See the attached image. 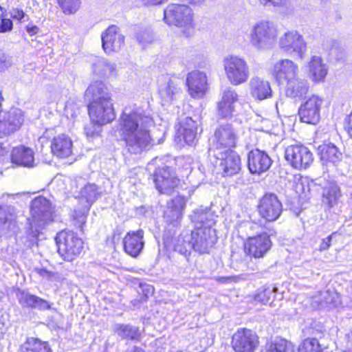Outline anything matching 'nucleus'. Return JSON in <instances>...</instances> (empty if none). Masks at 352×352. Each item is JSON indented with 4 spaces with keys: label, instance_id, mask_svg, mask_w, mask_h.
<instances>
[{
    "label": "nucleus",
    "instance_id": "f257e3e1",
    "mask_svg": "<svg viewBox=\"0 0 352 352\" xmlns=\"http://www.w3.org/2000/svg\"><path fill=\"white\" fill-rule=\"evenodd\" d=\"M154 121L150 113L135 105L125 107L119 120V131L126 148L131 154H140L153 144L150 128Z\"/></svg>",
    "mask_w": 352,
    "mask_h": 352
},
{
    "label": "nucleus",
    "instance_id": "f03ea898",
    "mask_svg": "<svg viewBox=\"0 0 352 352\" xmlns=\"http://www.w3.org/2000/svg\"><path fill=\"white\" fill-rule=\"evenodd\" d=\"M85 96L89 102L88 113L91 121L106 124L115 119L111 95L102 81L91 83L85 91Z\"/></svg>",
    "mask_w": 352,
    "mask_h": 352
},
{
    "label": "nucleus",
    "instance_id": "7ed1b4c3",
    "mask_svg": "<svg viewBox=\"0 0 352 352\" xmlns=\"http://www.w3.org/2000/svg\"><path fill=\"white\" fill-rule=\"evenodd\" d=\"M208 213L201 210L195 212L192 219L200 223V226L190 232L192 250L199 254H208L217 241L215 230L207 221Z\"/></svg>",
    "mask_w": 352,
    "mask_h": 352
},
{
    "label": "nucleus",
    "instance_id": "20e7f679",
    "mask_svg": "<svg viewBox=\"0 0 352 352\" xmlns=\"http://www.w3.org/2000/svg\"><path fill=\"white\" fill-rule=\"evenodd\" d=\"M164 19L169 25L183 28L186 37L194 32L193 13L190 7L184 4L173 3L168 5L164 10Z\"/></svg>",
    "mask_w": 352,
    "mask_h": 352
},
{
    "label": "nucleus",
    "instance_id": "39448f33",
    "mask_svg": "<svg viewBox=\"0 0 352 352\" xmlns=\"http://www.w3.org/2000/svg\"><path fill=\"white\" fill-rule=\"evenodd\" d=\"M31 219H29L30 228L28 236L34 240L37 239L39 234V230L51 220L52 204L50 201L43 196L34 198L30 206Z\"/></svg>",
    "mask_w": 352,
    "mask_h": 352
},
{
    "label": "nucleus",
    "instance_id": "423d86ee",
    "mask_svg": "<svg viewBox=\"0 0 352 352\" xmlns=\"http://www.w3.org/2000/svg\"><path fill=\"white\" fill-rule=\"evenodd\" d=\"M278 36L276 25L270 21L261 20L251 28L249 38L251 45L258 50L270 48Z\"/></svg>",
    "mask_w": 352,
    "mask_h": 352
},
{
    "label": "nucleus",
    "instance_id": "0eeeda50",
    "mask_svg": "<svg viewBox=\"0 0 352 352\" xmlns=\"http://www.w3.org/2000/svg\"><path fill=\"white\" fill-rule=\"evenodd\" d=\"M55 240L58 254L66 261H74L83 250V241L73 231H61L56 234Z\"/></svg>",
    "mask_w": 352,
    "mask_h": 352
},
{
    "label": "nucleus",
    "instance_id": "6e6552de",
    "mask_svg": "<svg viewBox=\"0 0 352 352\" xmlns=\"http://www.w3.org/2000/svg\"><path fill=\"white\" fill-rule=\"evenodd\" d=\"M214 160L213 164L217 173L223 176H232L237 174L241 167V158L239 154L232 149L213 150Z\"/></svg>",
    "mask_w": 352,
    "mask_h": 352
},
{
    "label": "nucleus",
    "instance_id": "1a4fd4ad",
    "mask_svg": "<svg viewBox=\"0 0 352 352\" xmlns=\"http://www.w3.org/2000/svg\"><path fill=\"white\" fill-rule=\"evenodd\" d=\"M280 50L292 57L302 60L307 52V43L302 34L292 30L285 32L278 39Z\"/></svg>",
    "mask_w": 352,
    "mask_h": 352
},
{
    "label": "nucleus",
    "instance_id": "9d476101",
    "mask_svg": "<svg viewBox=\"0 0 352 352\" xmlns=\"http://www.w3.org/2000/svg\"><path fill=\"white\" fill-rule=\"evenodd\" d=\"M226 75L234 85H241L250 77V69L246 60L239 56H228L223 60Z\"/></svg>",
    "mask_w": 352,
    "mask_h": 352
},
{
    "label": "nucleus",
    "instance_id": "9b49d317",
    "mask_svg": "<svg viewBox=\"0 0 352 352\" xmlns=\"http://www.w3.org/2000/svg\"><path fill=\"white\" fill-rule=\"evenodd\" d=\"M285 160L294 168L307 169L314 161L311 151L302 144L288 146L285 151Z\"/></svg>",
    "mask_w": 352,
    "mask_h": 352
},
{
    "label": "nucleus",
    "instance_id": "f8f14e48",
    "mask_svg": "<svg viewBox=\"0 0 352 352\" xmlns=\"http://www.w3.org/2000/svg\"><path fill=\"white\" fill-rule=\"evenodd\" d=\"M322 103V98L317 95H312L308 98L298 109L300 120L309 124H317L320 120V109Z\"/></svg>",
    "mask_w": 352,
    "mask_h": 352
},
{
    "label": "nucleus",
    "instance_id": "ddd939ff",
    "mask_svg": "<svg viewBox=\"0 0 352 352\" xmlns=\"http://www.w3.org/2000/svg\"><path fill=\"white\" fill-rule=\"evenodd\" d=\"M24 121L23 111L11 108L0 113V138L7 137L20 129Z\"/></svg>",
    "mask_w": 352,
    "mask_h": 352
},
{
    "label": "nucleus",
    "instance_id": "4468645a",
    "mask_svg": "<svg viewBox=\"0 0 352 352\" xmlns=\"http://www.w3.org/2000/svg\"><path fill=\"white\" fill-rule=\"evenodd\" d=\"M272 243L266 232L248 237L244 243L245 252L255 258H261L269 252Z\"/></svg>",
    "mask_w": 352,
    "mask_h": 352
},
{
    "label": "nucleus",
    "instance_id": "2eb2a0df",
    "mask_svg": "<svg viewBox=\"0 0 352 352\" xmlns=\"http://www.w3.org/2000/svg\"><path fill=\"white\" fill-rule=\"evenodd\" d=\"M260 216L267 221H274L283 212V206L274 193H266L260 199L258 205Z\"/></svg>",
    "mask_w": 352,
    "mask_h": 352
},
{
    "label": "nucleus",
    "instance_id": "dca6fc26",
    "mask_svg": "<svg viewBox=\"0 0 352 352\" xmlns=\"http://www.w3.org/2000/svg\"><path fill=\"white\" fill-rule=\"evenodd\" d=\"M157 190L161 194L170 195L178 188L180 180L169 167L159 168L154 175Z\"/></svg>",
    "mask_w": 352,
    "mask_h": 352
},
{
    "label": "nucleus",
    "instance_id": "f3484780",
    "mask_svg": "<svg viewBox=\"0 0 352 352\" xmlns=\"http://www.w3.org/2000/svg\"><path fill=\"white\" fill-rule=\"evenodd\" d=\"M238 135L232 124H221L214 131L213 150L232 149L235 147Z\"/></svg>",
    "mask_w": 352,
    "mask_h": 352
},
{
    "label": "nucleus",
    "instance_id": "a211bd4d",
    "mask_svg": "<svg viewBox=\"0 0 352 352\" xmlns=\"http://www.w3.org/2000/svg\"><path fill=\"white\" fill-rule=\"evenodd\" d=\"M270 72L279 84H283L289 80L296 79V76L299 74V67L292 60L283 58L273 64Z\"/></svg>",
    "mask_w": 352,
    "mask_h": 352
},
{
    "label": "nucleus",
    "instance_id": "6ab92c4d",
    "mask_svg": "<svg viewBox=\"0 0 352 352\" xmlns=\"http://www.w3.org/2000/svg\"><path fill=\"white\" fill-rule=\"evenodd\" d=\"M99 192L95 184L88 183L84 186L80 192V199L83 204L81 210L74 211V218L80 223L79 227L82 230V226L85 223L91 206L97 199Z\"/></svg>",
    "mask_w": 352,
    "mask_h": 352
},
{
    "label": "nucleus",
    "instance_id": "aec40b11",
    "mask_svg": "<svg viewBox=\"0 0 352 352\" xmlns=\"http://www.w3.org/2000/svg\"><path fill=\"white\" fill-rule=\"evenodd\" d=\"M258 344L257 336L250 329H239L232 336L234 352H254Z\"/></svg>",
    "mask_w": 352,
    "mask_h": 352
},
{
    "label": "nucleus",
    "instance_id": "412c9836",
    "mask_svg": "<svg viewBox=\"0 0 352 352\" xmlns=\"http://www.w3.org/2000/svg\"><path fill=\"white\" fill-rule=\"evenodd\" d=\"M186 85L189 95L195 98H203L208 90V77L205 72L193 70L186 77Z\"/></svg>",
    "mask_w": 352,
    "mask_h": 352
},
{
    "label": "nucleus",
    "instance_id": "4be33fe9",
    "mask_svg": "<svg viewBox=\"0 0 352 352\" xmlns=\"http://www.w3.org/2000/svg\"><path fill=\"white\" fill-rule=\"evenodd\" d=\"M102 46L105 53L118 52L124 44V36L116 25L109 26L101 35Z\"/></svg>",
    "mask_w": 352,
    "mask_h": 352
},
{
    "label": "nucleus",
    "instance_id": "5701e85b",
    "mask_svg": "<svg viewBox=\"0 0 352 352\" xmlns=\"http://www.w3.org/2000/svg\"><path fill=\"white\" fill-rule=\"evenodd\" d=\"M272 160L265 152L259 149L251 151L248 156V166L251 173L260 175L272 165Z\"/></svg>",
    "mask_w": 352,
    "mask_h": 352
},
{
    "label": "nucleus",
    "instance_id": "b1692460",
    "mask_svg": "<svg viewBox=\"0 0 352 352\" xmlns=\"http://www.w3.org/2000/svg\"><path fill=\"white\" fill-rule=\"evenodd\" d=\"M158 91L164 103L171 102L180 94L177 82L168 75H162L158 78Z\"/></svg>",
    "mask_w": 352,
    "mask_h": 352
},
{
    "label": "nucleus",
    "instance_id": "393cba45",
    "mask_svg": "<svg viewBox=\"0 0 352 352\" xmlns=\"http://www.w3.org/2000/svg\"><path fill=\"white\" fill-rule=\"evenodd\" d=\"M239 96L236 92L231 89H226L223 93L221 100L218 102V113L224 118H229L236 112L239 102Z\"/></svg>",
    "mask_w": 352,
    "mask_h": 352
},
{
    "label": "nucleus",
    "instance_id": "a878e982",
    "mask_svg": "<svg viewBox=\"0 0 352 352\" xmlns=\"http://www.w3.org/2000/svg\"><path fill=\"white\" fill-rule=\"evenodd\" d=\"M144 231L129 232L123 239V245L125 252L132 257L138 256L142 251L144 245Z\"/></svg>",
    "mask_w": 352,
    "mask_h": 352
},
{
    "label": "nucleus",
    "instance_id": "bb28decb",
    "mask_svg": "<svg viewBox=\"0 0 352 352\" xmlns=\"http://www.w3.org/2000/svg\"><path fill=\"white\" fill-rule=\"evenodd\" d=\"M318 154L323 164H338L343 158L340 149L331 142H324L318 147Z\"/></svg>",
    "mask_w": 352,
    "mask_h": 352
},
{
    "label": "nucleus",
    "instance_id": "cd10ccee",
    "mask_svg": "<svg viewBox=\"0 0 352 352\" xmlns=\"http://www.w3.org/2000/svg\"><path fill=\"white\" fill-rule=\"evenodd\" d=\"M186 205V199L182 196H177L168 203V208L165 211L166 221L175 226L181 220L182 211Z\"/></svg>",
    "mask_w": 352,
    "mask_h": 352
},
{
    "label": "nucleus",
    "instance_id": "c85d7f7f",
    "mask_svg": "<svg viewBox=\"0 0 352 352\" xmlns=\"http://www.w3.org/2000/svg\"><path fill=\"white\" fill-rule=\"evenodd\" d=\"M73 144L71 138L65 134L54 138L51 148L53 154L60 158H67L72 153Z\"/></svg>",
    "mask_w": 352,
    "mask_h": 352
},
{
    "label": "nucleus",
    "instance_id": "c756f323",
    "mask_svg": "<svg viewBox=\"0 0 352 352\" xmlns=\"http://www.w3.org/2000/svg\"><path fill=\"white\" fill-rule=\"evenodd\" d=\"M17 298L19 304L23 307L39 310L51 309V305L47 300L25 291H19L17 294Z\"/></svg>",
    "mask_w": 352,
    "mask_h": 352
},
{
    "label": "nucleus",
    "instance_id": "7c9ffc66",
    "mask_svg": "<svg viewBox=\"0 0 352 352\" xmlns=\"http://www.w3.org/2000/svg\"><path fill=\"white\" fill-rule=\"evenodd\" d=\"M10 159L13 164L19 166L28 168L34 166L33 151L23 146L14 148L10 154Z\"/></svg>",
    "mask_w": 352,
    "mask_h": 352
},
{
    "label": "nucleus",
    "instance_id": "2f4dec72",
    "mask_svg": "<svg viewBox=\"0 0 352 352\" xmlns=\"http://www.w3.org/2000/svg\"><path fill=\"white\" fill-rule=\"evenodd\" d=\"M296 79L289 80L286 82L285 94L287 96L300 98L307 94L309 90V83L305 78L298 74Z\"/></svg>",
    "mask_w": 352,
    "mask_h": 352
},
{
    "label": "nucleus",
    "instance_id": "473e14b6",
    "mask_svg": "<svg viewBox=\"0 0 352 352\" xmlns=\"http://www.w3.org/2000/svg\"><path fill=\"white\" fill-rule=\"evenodd\" d=\"M113 331L122 340L138 342L142 337L139 327L129 324L116 323L113 326Z\"/></svg>",
    "mask_w": 352,
    "mask_h": 352
},
{
    "label": "nucleus",
    "instance_id": "72a5a7b5",
    "mask_svg": "<svg viewBox=\"0 0 352 352\" xmlns=\"http://www.w3.org/2000/svg\"><path fill=\"white\" fill-rule=\"evenodd\" d=\"M309 76L315 82H320L324 80L327 72L328 68L324 63L321 57L313 56L308 63Z\"/></svg>",
    "mask_w": 352,
    "mask_h": 352
},
{
    "label": "nucleus",
    "instance_id": "f704fd0d",
    "mask_svg": "<svg viewBox=\"0 0 352 352\" xmlns=\"http://www.w3.org/2000/svg\"><path fill=\"white\" fill-rule=\"evenodd\" d=\"M252 96L260 100L272 96V89L270 82L259 77H253L250 82Z\"/></svg>",
    "mask_w": 352,
    "mask_h": 352
},
{
    "label": "nucleus",
    "instance_id": "c9c22d12",
    "mask_svg": "<svg viewBox=\"0 0 352 352\" xmlns=\"http://www.w3.org/2000/svg\"><path fill=\"white\" fill-rule=\"evenodd\" d=\"M341 197L340 187L333 182H328L323 187L322 202L328 205L329 207H333L338 203Z\"/></svg>",
    "mask_w": 352,
    "mask_h": 352
},
{
    "label": "nucleus",
    "instance_id": "e433bc0d",
    "mask_svg": "<svg viewBox=\"0 0 352 352\" xmlns=\"http://www.w3.org/2000/svg\"><path fill=\"white\" fill-rule=\"evenodd\" d=\"M16 210L11 206H0V229L12 230L15 226Z\"/></svg>",
    "mask_w": 352,
    "mask_h": 352
},
{
    "label": "nucleus",
    "instance_id": "4c0bfd02",
    "mask_svg": "<svg viewBox=\"0 0 352 352\" xmlns=\"http://www.w3.org/2000/svg\"><path fill=\"white\" fill-rule=\"evenodd\" d=\"M94 73L102 78L115 77L116 65L104 58H98L93 64Z\"/></svg>",
    "mask_w": 352,
    "mask_h": 352
},
{
    "label": "nucleus",
    "instance_id": "58836bf2",
    "mask_svg": "<svg viewBox=\"0 0 352 352\" xmlns=\"http://www.w3.org/2000/svg\"><path fill=\"white\" fill-rule=\"evenodd\" d=\"M20 350L21 352H52L47 342L33 337L28 338L21 346Z\"/></svg>",
    "mask_w": 352,
    "mask_h": 352
},
{
    "label": "nucleus",
    "instance_id": "ea45409f",
    "mask_svg": "<svg viewBox=\"0 0 352 352\" xmlns=\"http://www.w3.org/2000/svg\"><path fill=\"white\" fill-rule=\"evenodd\" d=\"M191 238L190 232L184 231L177 238L174 246L175 251L184 255L185 257H188L190 254L191 250H192Z\"/></svg>",
    "mask_w": 352,
    "mask_h": 352
},
{
    "label": "nucleus",
    "instance_id": "a19ab883",
    "mask_svg": "<svg viewBox=\"0 0 352 352\" xmlns=\"http://www.w3.org/2000/svg\"><path fill=\"white\" fill-rule=\"evenodd\" d=\"M265 352H294L292 342L285 339H276L266 346Z\"/></svg>",
    "mask_w": 352,
    "mask_h": 352
},
{
    "label": "nucleus",
    "instance_id": "79ce46f5",
    "mask_svg": "<svg viewBox=\"0 0 352 352\" xmlns=\"http://www.w3.org/2000/svg\"><path fill=\"white\" fill-rule=\"evenodd\" d=\"M277 287L272 285L263 286L257 289L254 294V300L263 305H266L271 300L273 294L276 292Z\"/></svg>",
    "mask_w": 352,
    "mask_h": 352
},
{
    "label": "nucleus",
    "instance_id": "37998d69",
    "mask_svg": "<svg viewBox=\"0 0 352 352\" xmlns=\"http://www.w3.org/2000/svg\"><path fill=\"white\" fill-rule=\"evenodd\" d=\"M58 5L66 15L75 14L80 8V0H57Z\"/></svg>",
    "mask_w": 352,
    "mask_h": 352
},
{
    "label": "nucleus",
    "instance_id": "c03bdc74",
    "mask_svg": "<svg viewBox=\"0 0 352 352\" xmlns=\"http://www.w3.org/2000/svg\"><path fill=\"white\" fill-rule=\"evenodd\" d=\"M298 352H322V349L317 339L308 338L301 343Z\"/></svg>",
    "mask_w": 352,
    "mask_h": 352
},
{
    "label": "nucleus",
    "instance_id": "a18cd8bd",
    "mask_svg": "<svg viewBox=\"0 0 352 352\" xmlns=\"http://www.w3.org/2000/svg\"><path fill=\"white\" fill-rule=\"evenodd\" d=\"M177 134L182 136L184 142L189 145L193 144L197 138V129H186L179 126Z\"/></svg>",
    "mask_w": 352,
    "mask_h": 352
},
{
    "label": "nucleus",
    "instance_id": "49530a36",
    "mask_svg": "<svg viewBox=\"0 0 352 352\" xmlns=\"http://www.w3.org/2000/svg\"><path fill=\"white\" fill-rule=\"evenodd\" d=\"M102 124H99L91 121L89 124H87L84 129L85 133L87 137L89 138H94L96 135H98L101 131V126Z\"/></svg>",
    "mask_w": 352,
    "mask_h": 352
},
{
    "label": "nucleus",
    "instance_id": "de8ad7c7",
    "mask_svg": "<svg viewBox=\"0 0 352 352\" xmlns=\"http://www.w3.org/2000/svg\"><path fill=\"white\" fill-rule=\"evenodd\" d=\"M12 56L0 51V72H5L12 65Z\"/></svg>",
    "mask_w": 352,
    "mask_h": 352
},
{
    "label": "nucleus",
    "instance_id": "09e8293b",
    "mask_svg": "<svg viewBox=\"0 0 352 352\" xmlns=\"http://www.w3.org/2000/svg\"><path fill=\"white\" fill-rule=\"evenodd\" d=\"M258 1L265 7L280 8L286 4V0H258Z\"/></svg>",
    "mask_w": 352,
    "mask_h": 352
},
{
    "label": "nucleus",
    "instance_id": "8fccbe9b",
    "mask_svg": "<svg viewBox=\"0 0 352 352\" xmlns=\"http://www.w3.org/2000/svg\"><path fill=\"white\" fill-rule=\"evenodd\" d=\"M0 23V33L10 32L12 30L13 23L12 20L2 17Z\"/></svg>",
    "mask_w": 352,
    "mask_h": 352
},
{
    "label": "nucleus",
    "instance_id": "3c124183",
    "mask_svg": "<svg viewBox=\"0 0 352 352\" xmlns=\"http://www.w3.org/2000/svg\"><path fill=\"white\" fill-rule=\"evenodd\" d=\"M336 235V232H333L331 234H330L327 237L322 239L321 241V243L319 245V249H318L319 251L323 252V251L328 250L331 246V243L333 236Z\"/></svg>",
    "mask_w": 352,
    "mask_h": 352
},
{
    "label": "nucleus",
    "instance_id": "603ef678",
    "mask_svg": "<svg viewBox=\"0 0 352 352\" xmlns=\"http://www.w3.org/2000/svg\"><path fill=\"white\" fill-rule=\"evenodd\" d=\"M37 273L42 277L47 278L49 280H55L57 277V274L48 271L46 269L41 268L36 270Z\"/></svg>",
    "mask_w": 352,
    "mask_h": 352
},
{
    "label": "nucleus",
    "instance_id": "864d4df0",
    "mask_svg": "<svg viewBox=\"0 0 352 352\" xmlns=\"http://www.w3.org/2000/svg\"><path fill=\"white\" fill-rule=\"evenodd\" d=\"M137 39L140 44L144 45L146 43H150L152 42L153 36L149 32H145L143 33L138 34Z\"/></svg>",
    "mask_w": 352,
    "mask_h": 352
},
{
    "label": "nucleus",
    "instance_id": "5fc2aeb1",
    "mask_svg": "<svg viewBox=\"0 0 352 352\" xmlns=\"http://www.w3.org/2000/svg\"><path fill=\"white\" fill-rule=\"evenodd\" d=\"M179 126L186 129H197V124L190 117H186L182 120L179 123Z\"/></svg>",
    "mask_w": 352,
    "mask_h": 352
},
{
    "label": "nucleus",
    "instance_id": "6e6d98bb",
    "mask_svg": "<svg viewBox=\"0 0 352 352\" xmlns=\"http://www.w3.org/2000/svg\"><path fill=\"white\" fill-rule=\"evenodd\" d=\"M10 16L14 19L21 21L25 17V14L22 10L13 8L10 10Z\"/></svg>",
    "mask_w": 352,
    "mask_h": 352
},
{
    "label": "nucleus",
    "instance_id": "4d7b16f0",
    "mask_svg": "<svg viewBox=\"0 0 352 352\" xmlns=\"http://www.w3.org/2000/svg\"><path fill=\"white\" fill-rule=\"evenodd\" d=\"M140 286L142 288V292L144 293V295L146 298L151 296L154 292V287L151 285L140 284Z\"/></svg>",
    "mask_w": 352,
    "mask_h": 352
},
{
    "label": "nucleus",
    "instance_id": "13d9d810",
    "mask_svg": "<svg viewBox=\"0 0 352 352\" xmlns=\"http://www.w3.org/2000/svg\"><path fill=\"white\" fill-rule=\"evenodd\" d=\"M294 190L299 196L305 192V188L302 180L299 179L296 182Z\"/></svg>",
    "mask_w": 352,
    "mask_h": 352
},
{
    "label": "nucleus",
    "instance_id": "bf43d9fd",
    "mask_svg": "<svg viewBox=\"0 0 352 352\" xmlns=\"http://www.w3.org/2000/svg\"><path fill=\"white\" fill-rule=\"evenodd\" d=\"M345 129L347 131L350 137L352 138V111L351 112L350 115L346 118Z\"/></svg>",
    "mask_w": 352,
    "mask_h": 352
},
{
    "label": "nucleus",
    "instance_id": "052dcab7",
    "mask_svg": "<svg viewBox=\"0 0 352 352\" xmlns=\"http://www.w3.org/2000/svg\"><path fill=\"white\" fill-rule=\"evenodd\" d=\"M8 153L9 148L4 146L2 143H0V160L3 161L4 157L10 156Z\"/></svg>",
    "mask_w": 352,
    "mask_h": 352
},
{
    "label": "nucleus",
    "instance_id": "680f3d73",
    "mask_svg": "<svg viewBox=\"0 0 352 352\" xmlns=\"http://www.w3.org/2000/svg\"><path fill=\"white\" fill-rule=\"evenodd\" d=\"M39 28L36 25L27 26V32L31 36L38 33Z\"/></svg>",
    "mask_w": 352,
    "mask_h": 352
},
{
    "label": "nucleus",
    "instance_id": "e2e57ef3",
    "mask_svg": "<svg viewBox=\"0 0 352 352\" xmlns=\"http://www.w3.org/2000/svg\"><path fill=\"white\" fill-rule=\"evenodd\" d=\"M164 1V0H146V3L150 5H158Z\"/></svg>",
    "mask_w": 352,
    "mask_h": 352
},
{
    "label": "nucleus",
    "instance_id": "0e129e2a",
    "mask_svg": "<svg viewBox=\"0 0 352 352\" xmlns=\"http://www.w3.org/2000/svg\"><path fill=\"white\" fill-rule=\"evenodd\" d=\"M348 346L352 349V331L346 335Z\"/></svg>",
    "mask_w": 352,
    "mask_h": 352
},
{
    "label": "nucleus",
    "instance_id": "69168bd1",
    "mask_svg": "<svg viewBox=\"0 0 352 352\" xmlns=\"http://www.w3.org/2000/svg\"><path fill=\"white\" fill-rule=\"evenodd\" d=\"M6 12V9L0 6V19L5 16Z\"/></svg>",
    "mask_w": 352,
    "mask_h": 352
},
{
    "label": "nucleus",
    "instance_id": "338daca9",
    "mask_svg": "<svg viewBox=\"0 0 352 352\" xmlns=\"http://www.w3.org/2000/svg\"><path fill=\"white\" fill-rule=\"evenodd\" d=\"M3 100V97H2V95H1V92L0 91V113H1V112H3L1 111V102Z\"/></svg>",
    "mask_w": 352,
    "mask_h": 352
},
{
    "label": "nucleus",
    "instance_id": "774afa93",
    "mask_svg": "<svg viewBox=\"0 0 352 352\" xmlns=\"http://www.w3.org/2000/svg\"><path fill=\"white\" fill-rule=\"evenodd\" d=\"M351 196L352 197V190H351Z\"/></svg>",
    "mask_w": 352,
    "mask_h": 352
}]
</instances>
